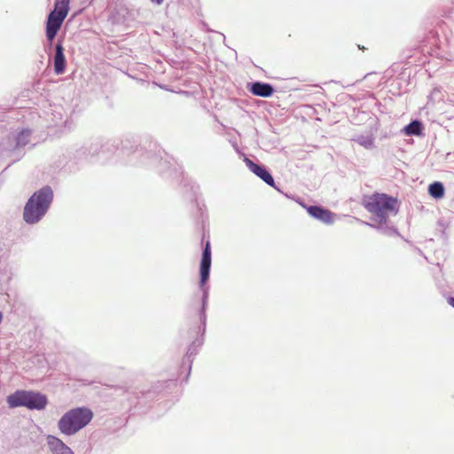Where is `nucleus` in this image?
<instances>
[{"mask_svg":"<svg viewBox=\"0 0 454 454\" xmlns=\"http://www.w3.org/2000/svg\"><path fill=\"white\" fill-rule=\"evenodd\" d=\"M53 198L52 190L45 186L35 192L27 200L23 217L27 223H35L46 213Z\"/></svg>","mask_w":454,"mask_h":454,"instance_id":"obj_1","label":"nucleus"},{"mask_svg":"<svg viewBox=\"0 0 454 454\" xmlns=\"http://www.w3.org/2000/svg\"><path fill=\"white\" fill-rule=\"evenodd\" d=\"M364 207L379 223H385L389 213L397 211V200L385 193H374L364 200Z\"/></svg>","mask_w":454,"mask_h":454,"instance_id":"obj_2","label":"nucleus"},{"mask_svg":"<svg viewBox=\"0 0 454 454\" xmlns=\"http://www.w3.org/2000/svg\"><path fill=\"white\" fill-rule=\"evenodd\" d=\"M93 413L87 408H76L67 411L59 421V428L65 434H74L92 419Z\"/></svg>","mask_w":454,"mask_h":454,"instance_id":"obj_3","label":"nucleus"},{"mask_svg":"<svg viewBox=\"0 0 454 454\" xmlns=\"http://www.w3.org/2000/svg\"><path fill=\"white\" fill-rule=\"evenodd\" d=\"M10 408L25 406L30 410H42L47 404L44 395L32 391L18 390L7 397Z\"/></svg>","mask_w":454,"mask_h":454,"instance_id":"obj_4","label":"nucleus"},{"mask_svg":"<svg viewBox=\"0 0 454 454\" xmlns=\"http://www.w3.org/2000/svg\"><path fill=\"white\" fill-rule=\"evenodd\" d=\"M210 266H211V247L210 242L207 240L206 242L203 253H202V258L200 262V286H203L207 281L209 278V272H210Z\"/></svg>","mask_w":454,"mask_h":454,"instance_id":"obj_5","label":"nucleus"},{"mask_svg":"<svg viewBox=\"0 0 454 454\" xmlns=\"http://www.w3.org/2000/svg\"><path fill=\"white\" fill-rule=\"evenodd\" d=\"M306 210L310 216L325 224H332L334 222L335 215L326 208L318 206H309L306 207Z\"/></svg>","mask_w":454,"mask_h":454,"instance_id":"obj_6","label":"nucleus"},{"mask_svg":"<svg viewBox=\"0 0 454 454\" xmlns=\"http://www.w3.org/2000/svg\"><path fill=\"white\" fill-rule=\"evenodd\" d=\"M247 167L257 176H259L262 180H263L267 184L270 186H274L275 182L272 176L268 172V170L256 163L251 160L248 158L244 160Z\"/></svg>","mask_w":454,"mask_h":454,"instance_id":"obj_7","label":"nucleus"},{"mask_svg":"<svg viewBox=\"0 0 454 454\" xmlns=\"http://www.w3.org/2000/svg\"><path fill=\"white\" fill-rule=\"evenodd\" d=\"M47 441L50 450L53 454H74L71 449L59 438L50 435Z\"/></svg>","mask_w":454,"mask_h":454,"instance_id":"obj_8","label":"nucleus"},{"mask_svg":"<svg viewBox=\"0 0 454 454\" xmlns=\"http://www.w3.org/2000/svg\"><path fill=\"white\" fill-rule=\"evenodd\" d=\"M66 68V58L64 55V48L60 43L56 45L54 55V71L57 74H60Z\"/></svg>","mask_w":454,"mask_h":454,"instance_id":"obj_9","label":"nucleus"},{"mask_svg":"<svg viewBox=\"0 0 454 454\" xmlns=\"http://www.w3.org/2000/svg\"><path fill=\"white\" fill-rule=\"evenodd\" d=\"M274 89L269 83H263L260 82H254L251 85L250 92L258 97L268 98L273 94Z\"/></svg>","mask_w":454,"mask_h":454,"instance_id":"obj_10","label":"nucleus"},{"mask_svg":"<svg viewBox=\"0 0 454 454\" xmlns=\"http://www.w3.org/2000/svg\"><path fill=\"white\" fill-rule=\"evenodd\" d=\"M63 21L53 18V16H49L46 25V36L47 39L51 42L56 36L58 31L60 29Z\"/></svg>","mask_w":454,"mask_h":454,"instance_id":"obj_11","label":"nucleus"},{"mask_svg":"<svg viewBox=\"0 0 454 454\" xmlns=\"http://www.w3.org/2000/svg\"><path fill=\"white\" fill-rule=\"evenodd\" d=\"M428 192L432 197L441 199L444 195V187L442 183L434 182L429 185Z\"/></svg>","mask_w":454,"mask_h":454,"instance_id":"obj_12","label":"nucleus"},{"mask_svg":"<svg viewBox=\"0 0 454 454\" xmlns=\"http://www.w3.org/2000/svg\"><path fill=\"white\" fill-rule=\"evenodd\" d=\"M403 131L407 136H419L422 131L421 123L419 121H413L404 128Z\"/></svg>","mask_w":454,"mask_h":454,"instance_id":"obj_13","label":"nucleus"},{"mask_svg":"<svg viewBox=\"0 0 454 454\" xmlns=\"http://www.w3.org/2000/svg\"><path fill=\"white\" fill-rule=\"evenodd\" d=\"M55 11L64 12L67 15L69 11V0H59L55 4Z\"/></svg>","mask_w":454,"mask_h":454,"instance_id":"obj_14","label":"nucleus"},{"mask_svg":"<svg viewBox=\"0 0 454 454\" xmlns=\"http://www.w3.org/2000/svg\"><path fill=\"white\" fill-rule=\"evenodd\" d=\"M49 16H53V18L55 19H59L62 21H64V20L66 19L67 17V14L64 13V12H59V11H55L53 10L50 14Z\"/></svg>","mask_w":454,"mask_h":454,"instance_id":"obj_15","label":"nucleus"},{"mask_svg":"<svg viewBox=\"0 0 454 454\" xmlns=\"http://www.w3.org/2000/svg\"><path fill=\"white\" fill-rule=\"evenodd\" d=\"M28 136H29V131L24 130V131L20 132V134L19 135V137H18V144L25 145L26 142H22L21 139L27 137Z\"/></svg>","mask_w":454,"mask_h":454,"instance_id":"obj_16","label":"nucleus"},{"mask_svg":"<svg viewBox=\"0 0 454 454\" xmlns=\"http://www.w3.org/2000/svg\"><path fill=\"white\" fill-rule=\"evenodd\" d=\"M449 304L451 305L454 308V298L449 299Z\"/></svg>","mask_w":454,"mask_h":454,"instance_id":"obj_17","label":"nucleus"},{"mask_svg":"<svg viewBox=\"0 0 454 454\" xmlns=\"http://www.w3.org/2000/svg\"><path fill=\"white\" fill-rule=\"evenodd\" d=\"M151 1L154 2V3L158 4H160L163 2V0H151Z\"/></svg>","mask_w":454,"mask_h":454,"instance_id":"obj_18","label":"nucleus"}]
</instances>
